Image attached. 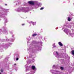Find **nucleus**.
I'll return each instance as SVG.
<instances>
[{"mask_svg":"<svg viewBox=\"0 0 74 74\" xmlns=\"http://www.w3.org/2000/svg\"><path fill=\"white\" fill-rule=\"evenodd\" d=\"M0 74H1V73H0Z\"/></svg>","mask_w":74,"mask_h":74,"instance_id":"obj_16","label":"nucleus"},{"mask_svg":"<svg viewBox=\"0 0 74 74\" xmlns=\"http://www.w3.org/2000/svg\"><path fill=\"white\" fill-rule=\"evenodd\" d=\"M60 69H61V70H64V68H63V67H60Z\"/></svg>","mask_w":74,"mask_h":74,"instance_id":"obj_7","label":"nucleus"},{"mask_svg":"<svg viewBox=\"0 0 74 74\" xmlns=\"http://www.w3.org/2000/svg\"><path fill=\"white\" fill-rule=\"evenodd\" d=\"M68 21H71V19H70V17H68Z\"/></svg>","mask_w":74,"mask_h":74,"instance_id":"obj_6","label":"nucleus"},{"mask_svg":"<svg viewBox=\"0 0 74 74\" xmlns=\"http://www.w3.org/2000/svg\"><path fill=\"white\" fill-rule=\"evenodd\" d=\"M28 3L29 4H31L32 5H34V2H32V1H29L28 2Z\"/></svg>","mask_w":74,"mask_h":74,"instance_id":"obj_1","label":"nucleus"},{"mask_svg":"<svg viewBox=\"0 0 74 74\" xmlns=\"http://www.w3.org/2000/svg\"><path fill=\"white\" fill-rule=\"evenodd\" d=\"M58 44L60 45V46H61V47H62L63 46V44L62 43L60 42H58Z\"/></svg>","mask_w":74,"mask_h":74,"instance_id":"obj_2","label":"nucleus"},{"mask_svg":"<svg viewBox=\"0 0 74 74\" xmlns=\"http://www.w3.org/2000/svg\"><path fill=\"white\" fill-rule=\"evenodd\" d=\"M1 72H3V69H1Z\"/></svg>","mask_w":74,"mask_h":74,"instance_id":"obj_8","label":"nucleus"},{"mask_svg":"<svg viewBox=\"0 0 74 74\" xmlns=\"http://www.w3.org/2000/svg\"><path fill=\"white\" fill-rule=\"evenodd\" d=\"M37 35V34H34L32 35V36L33 37H35V36H36Z\"/></svg>","mask_w":74,"mask_h":74,"instance_id":"obj_5","label":"nucleus"},{"mask_svg":"<svg viewBox=\"0 0 74 74\" xmlns=\"http://www.w3.org/2000/svg\"><path fill=\"white\" fill-rule=\"evenodd\" d=\"M31 23H34V22H31Z\"/></svg>","mask_w":74,"mask_h":74,"instance_id":"obj_13","label":"nucleus"},{"mask_svg":"<svg viewBox=\"0 0 74 74\" xmlns=\"http://www.w3.org/2000/svg\"><path fill=\"white\" fill-rule=\"evenodd\" d=\"M22 26H24V25H25V24H22Z\"/></svg>","mask_w":74,"mask_h":74,"instance_id":"obj_12","label":"nucleus"},{"mask_svg":"<svg viewBox=\"0 0 74 74\" xmlns=\"http://www.w3.org/2000/svg\"><path fill=\"white\" fill-rule=\"evenodd\" d=\"M19 58H17L16 59V60H18Z\"/></svg>","mask_w":74,"mask_h":74,"instance_id":"obj_11","label":"nucleus"},{"mask_svg":"<svg viewBox=\"0 0 74 74\" xmlns=\"http://www.w3.org/2000/svg\"><path fill=\"white\" fill-rule=\"evenodd\" d=\"M7 4H5V5H7Z\"/></svg>","mask_w":74,"mask_h":74,"instance_id":"obj_14","label":"nucleus"},{"mask_svg":"<svg viewBox=\"0 0 74 74\" xmlns=\"http://www.w3.org/2000/svg\"><path fill=\"white\" fill-rule=\"evenodd\" d=\"M56 53H57V55H59V53H58L57 51H56Z\"/></svg>","mask_w":74,"mask_h":74,"instance_id":"obj_10","label":"nucleus"},{"mask_svg":"<svg viewBox=\"0 0 74 74\" xmlns=\"http://www.w3.org/2000/svg\"><path fill=\"white\" fill-rule=\"evenodd\" d=\"M32 70H34L36 69V67L34 66H32Z\"/></svg>","mask_w":74,"mask_h":74,"instance_id":"obj_3","label":"nucleus"},{"mask_svg":"<svg viewBox=\"0 0 74 74\" xmlns=\"http://www.w3.org/2000/svg\"><path fill=\"white\" fill-rule=\"evenodd\" d=\"M71 52L73 55H74V50H72L71 51Z\"/></svg>","mask_w":74,"mask_h":74,"instance_id":"obj_4","label":"nucleus"},{"mask_svg":"<svg viewBox=\"0 0 74 74\" xmlns=\"http://www.w3.org/2000/svg\"><path fill=\"white\" fill-rule=\"evenodd\" d=\"M16 64H14V66H15V65H16Z\"/></svg>","mask_w":74,"mask_h":74,"instance_id":"obj_15","label":"nucleus"},{"mask_svg":"<svg viewBox=\"0 0 74 74\" xmlns=\"http://www.w3.org/2000/svg\"><path fill=\"white\" fill-rule=\"evenodd\" d=\"M43 9H44V8H41L40 9V10H43Z\"/></svg>","mask_w":74,"mask_h":74,"instance_id":"obj_9","label":"nucleus"}]
</instances>
